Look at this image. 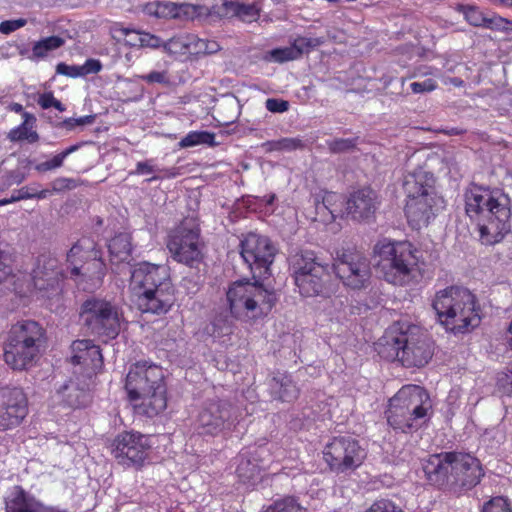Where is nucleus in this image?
Segmentation results:
<instances>
[{
  "label": "nucleus",
  "instance_id": "1",
  "mask_svg": "<svg viewBox=\"0 0 512 512\" xmlns=\"http://www.w3.org/2000/svg\"><path fill=\"white\" fill-rule=\"evenodd\" d=\"M465 211L477 222L485 245L500 242L510 232V198L500 190L473 185L465 192Z\"/></svg>",
  "mask_w": 512,
  "mask_h": 512
},
{
  "label": "nucleus",
  "instance_id": "2",
  "mask_svg": "<svg viewBox=\"0 0 512 512\" xmlns=\"http://www.w3.org/2000/svg\"><path fill=\"white\" fill-rule=\"evenodd\" d=\"M130 290L142 313L165 314L175 301V288L165 265L141 262L130 270Z\"/></svg>",
  "mask_w": 512,
  "mask_h": 512
},
{
  "label": "nucleus",
  "instance_id": "3",
  "mask_svg": "<svg viewBox=\"0 0 512 512\" xmlns=\"http://www.w3.org/2000/svg\"><path fill=\"white\" fill-rule=\"evenodd\" d=\"M376 350L387 359H398L405 367H423L433 356V344L416 325L396 324L379 339Z\"/></svg>",
  "mask_w": 512,
  "mask_h": 512
},
{
  "label": "nucleus",
  "instance_id": "4",
  "mask_svg": "<svg viewBox=\"0 0 512 512\" xmlns=\"http://www.w3.org/2000/svg\"><path fill=\"white\" fill-rule=\"evenodd\" d=\"M125 388L131 401H139L134 405L139 415L152 418L167 406L164 373L157 365L133 364L126 376Z\"/></svg>",
  "mask_w": 512,
  "mask_h": 512
},
{
  "label": "nucleus",
  "instance_id": "5",
  "mask_svg": "<svg viewBox=\"0 0 512 512\" xmlns=\"http://www.w3.org/2000/svg\"><path fill=\"white\" fill-rule=\"evenodd\" d=\"M439 322L453 333H464L480 323L476 297L466 288L450 286L438 291L432 303Z\"/></svg>",
  "mask_w": 512,
  "mask_h": 512
},
{
  "label": "nucleus",
  "instance_id": "6",
  "mask_svg": "<svg viewBox=\"0 0 512 512\" xmlns=\"http://www.w3.org/2000/svg\"><path fill=\"white\" fill-rule=\"evenodd\" d=\"M431 408L430 396L423 387L405 385L389 400L385 414L394 430L407 433L426 421Z\"/></svg>",
  "mask_w": 512,
  "mask_h": 512
},
{
  "label": "nucleus",
  "instance_id": "7",
  "mask_svg": "<svg viewBox=\"0 0 512 512\" xmlns=\"http://www.w3.org/2000/svg\"><path fill=\"white\" fill-rule=\"evenodd\" d=\"M45 330L36 321L24 320L14 324L4 346V361L13 370H27L40 356L45 344Z\"/></svg>",
  "mask_w": 512,
  "mask_h": 512
},
{
  "label": "nucleus",
  "instance_id": "8",
  "mask_svg": "<svg viewBox=\"0 0 512 512\" xmlns=\"http://www.w3.org/2000/svg\"><path fill=\"white\" fill-rule=\"evenodd\" d=\"M376 269L388 283L408 284L418 268L417 249L407 241H382L375 245Z\"/></svg>",
  "mask_w": 512,
  "mask_h": 512
},
{
  "label": "nucleus",
  "instance_id": "9",
  "mask_svg": "<svg viewBox=\"0 0 512 512\" xmlns=\"http://www.w3.org/2000/svg\"><path fill=\"white\" fill-rule=\"evenodd\" d=\"M434 182L433 174L421 168L404 178L403 188L407 196L405 214L414 228L427 226L435 215Z\"/></svg>",
  "mask_w": 512,
  "mask_h": 512
},
{
  "label": "nucleus",
  "instance_id": "10",
  "mask_svg": "<svg viewBox=\"0 0 512 512\" xmlns=\"http://www.w3.org/2000/svg\"><path fill=\"white\" fill-rule=\"evenodd\" d=\"M226 296L232 316L241 321L263 317L276 302L275 293L265 289L258 281L234 282Z\"/></svg>",
  "mask_w": 512,
  "mask_h": 512
},
{
  "label": "nucleus",
  "instance_id": "11",
  "mask_svg": "<svg viewBox=\"0 0 512 512\" xmlns=\"http://www.w3.org/2000/svg\"><path fill=\"white\" fill-rule=\"evenodd\" d=\"M289 270L299 293L304 297L329 294L330 272L313 251L300 250L289 256Z\"/></svg>",
  "mask_w": 512,
  "mask_h": 512
},
{
  "label": "nucleus",
  "instance_id": "12",
  "mask_svg": "<svg viewBox=\"0 0 512 512\" xmlns=\"http://www.w3.org/2000/svg\"><path fill=\"white\" fill-rule=\"evenodd\" d=\"M67 262L71 265V276L83 289L99 287L106 274V265L102 253L90 240L75 243L67 253Z\"/></svg>",
  "mask_w": 512,
  "mask_h": 512
},
{
  "label": "nucleus",
  "instance_id": "13",
  "mask_svg": "<svg viewBox=\"0 0 512 512\" xmlns=\"http://www.w3.org/2000/svg\"><path fill=\"white\" fill-rule=\"evenodd\" d=\"M167 248L172 258L190 268L199 270L203 264V244L200 241V228L193 220L183 221L169 235Z\"/></svg>",
  "mask_w": 512,
  "mask_h": 512
},
{
  "label": "nucleus",
  "instance_id": "14",
  "mask_svg": "<svg viewBox=\"0 0 512 512\" xmlns=\"http://www.w3.org/2000/svg\"><path fill=\"white\" fill-rule=\"evenodd\" d=\"M80 317L92 334L107 338H115L119 334V312L109 301L97 298L86 300Z\"/></svg>",
  "mask_w": 512,
  "mask_h": 512
},
{
  "label": "nucleus",
  "instance_id": "15",
  "mask_svg": "<svg viewBox=\"0 0 512 512\" xmlns=\"http://www.w3.org/2000/svg\"><path fill=\"white\" fill-rule=\"evenodd\" d=\"M276 251L268 237L256 233L247 234L240 243V254L255 279L270 274Z\"/></svg>",
  "mask_w": 512,
  "mask_h": 512
},
{
  "label": "nucleus",
  "instance_id": "16",
  "mask_svg": "<svg viewBox=\"0 0 512 512\" xmlns=\"http://www.w3.org/2000/svg\"><path fill=\"white\" fill-rule=\"evenodd\" d=\"M324 459L336 473H345L359 467L366 457L358 441L349 436L335 437L323 451Z\"/></svg>",
  "mask_w": 512,
  "mask_h": 512
},
{
  "label": "nucleus",
  "instance_id": "17",
  "mask_svg": "<svg viewBox=\"0 0 512 512\" xmlns=\"http://www.w3.org/2000/svg\"><path fill=\"white\" fill-rule=\"evenodd\" d=\"M236 421L235 408L226 400H211L200 410L196 429L202 435H217L230 430Z\"/></svg>",
  "mask_w": 512,
  "mask_h": 512
},
{
  "label": "nucleus",
  "instance_id": "18",
  "mask_svg": "<svg viewBox=\"0 0 512 512\" xmlns=\"http://www.w3.org/2000/svg\"><path fill=\"white\" fill-rule=\"evenodd\" d=\"M333 270L343 284L352 289L366 287L371 277L370 262L359 252L344 251L338 254Z\"/></svg>",
  "mask_w": 512,
  "mask_h": 512
},
{
  "label": "nucleus",
  "instance_id": "19",
  "mask_svg": "<svg viewBox=\"0 0 512 512\" xmlns=\"http://www.w3.org/2000/svg\"><path fill=\"white\" fill-rule=\"evenodd\" d=\"M63 279V269L56 257L52 255L38 257L32 273V282L41 297L51 298L58 295Z\"/></svg>",
  "mask_w": 512,
  "mask_h": 512
},
{
  "label": "nucleus",
  "instance_id": "20",
  "mask_svg": "<svg viewBox=\"0 0 512 512\" xmlns=\"http://www.w3.org/2000/svg\"><path fill=\"white\" fill-rule=\"evenodd\" d=\"M112 447V453L119 464L139 467L146 459L151 446L146 435L123 432L114 439Z\"/></svg>",
  "mask_w": 512,
  "mask_h": 512
},
{
  "label": "nucleus",
  "instance_id": "21",
  "mask_svg": "<svg viewBox=\"0 0 512 512\" xmlns=\"http://www.w3.org/2000/svg\"><path fill=\"white\" fill-rule=\"evenodd\" d=\"M28 413L26 394L18 387L0 389V431L18 426Z\"/></svg>",
  "mask_w": 512,
  "mask_h": 512
},
{
  "label": "nucleus",
  "instance_id": "22",
  "mask_svg": "<svg viewBox=\"0 0 512 512\" xmlns=\"http://www.w3.org/2000/svg\"><path fill=\"white\" fill-rule=\"evenodd\" d=\"M483 475L479 461L469 454L454 453L451 471V487L470 489Z\"/></svg>",
  "mask_w": 512,
  "mask_h": 512
},
{
  "label": "nucleus",
  "instance_id": "23",
  "mask_svg": "<svg viewBox=\"0 0 512 512\" xmlns=\"http://www.w3.org/2000/svg\"><path fill=\"white\" fill-rule=\"evenodd\" d=\"M378 205L376 192L362 188L350 194L346 201V212L355 221H365L374 216Z\"/></svg>",
  "mask_w": 512,
  "mask_h": 512
},
{
  "label": "nucleus",
  "instance_id": "24",
  "mask_svg": "<svg viewBox=\"0 0 512 512\" xmlns=\"http://www.w3.org/2000/svg\"><path fill=\"white\" fill-rule=\"evenodd\" d=\"M453 457L454 453H440L422 460V469L430 484L450 486Z\"/></svg>",
  "mask_w": 512,
  "mask_h": 512
},
{
  "label": "nucleus",
  "instance_id": "25",
  "mask_svg": "<svg viewBox=\"0 0 512 512\" xmlns=\"http://www.w3.org/2000/svg\"><path fill=\"white\" fill-rule=\"evenodd\" d=\"M73 356L71 362L75 365H81L86 370L88 380L92 381V376L101 369L103 365V357L99 346L95 345L91 340L83 339L72 343Z\"/></svg>",
  "mask_w": 512,
  "mask_h": 512
},
{
  "label": "nucleus",
  "instance_id": "26",
  "mask_svg": "<svg viewBox=\"0 0 512 512\" xmlns=\"http://www.w3.org/2000/svg\"><path fill=\"white\" fill-rule=\"evenodd\" d=\"M111 269L115 274H121L125 269L130 270L135 266L130 265L132 251L131 236L128 233H120L114 236L109 244Z\"/></svg>",
  "mask_w": 512,
  "mask_h": 512
},
{
  "label": "nucleus",
  "instance_id": "27",
  "mask_svg": "<svg viewBox=\"0 0 512 512\" xmlns=\"http://www.w3.org/2000/svg\"><path fill=\"white\" fill-rule=\"evenodd\" d=\"M91 383L92 381L88 379L83 382L78 379L77 381L71 379L57 390V394L67 406L80 408L90 402L89 389Z\"/></svg>",
  "mask_w": 512,
  "mask_h": 512
},
{
  "label": "nucleus",
  "instance_id": "28",
  "mask_svg": "<svg viewBox=\"0 0 512 512\" xmlns=\"http://www.w3.org/2000/svg\"><path fill=\"white\" fill-rule=\"evenodd\" d=\"M146 13L157 18L192 17L195 7L191 4H176L173 2H154L145 8Z\"/></svg>",
  "mask_w": 512,
  "mask_h": 512
},
{
  "label": "nucleus",
  "instance_id": "29",
  "mask_svg": "<svg viewBox=\"0 0 512 512\" xmlns=\"http://www.w3.org/2000/svg\"><path fill=\"white\" fill-rule=\"evenodd\" d=\"M270 388L275 398L286 402L297 399L299 395V388L286 373L277 372L271 379Z\"/></svg>",
  "mask_w": 512,
  "mask_h": 512
},
{
  "label": "nucleus",
  "instance_id": "30",
  "mask_svg": "<svg viewBox=\"0 0 512 512\" xmlns=\"http://www.w3.org/2000/svg\"><path fill=\"white\" fill-rule=\"evenodd\" d=\"M223 17H238L243 22L251 23L259 16V9L254 4H244L233 0H224L222 4Z\"/></svg>",
  "mask_w": 512,
  "mask_h": 512
},
{
  "label": "nucleus",
  "instance_id": "31",
  "mask_svg": "<svg viewBox=\"0 0 512 512\" xmlns=\"http://www.w3.org/2000/svg\"><path fill=\"white\" fill-rule=\"evenodd\" d=\"M236 474L241 482L254 485L261 479V467L255 458L242 453L238 457Z\"/></svg>",
  "mask_w": 512,
  "mask_h": 512
},
{
  "label": "nucleus",
  "instance_id": "32",
  "mask_svg": "<svg viewBox=\"0 0 512 512\" xmlns=\"http://www.w3.org/2000/svg\"><path fill=\"white\" fill-rule=\"evenodd\" d=\"M23 122L13 128L8 133V139L11 142H18L26 140L29 143H35L39 140L38 133L33 129L34 123L36 122V118L34 115L23 112Z\"/></svg>",
  "mask_w": 512,
  "mask_h": 512
},
{
  "label": "nucleus",
  "instance_id": "33",
  "mask_svg": "<svg viewBox=\"0 0 512 512\" xmlns=\"http://www.w3.org/2000/svg\"><path fill=\"white\" fill-rule=\"evenodd\" d=\"M82 145H84V142L77 143L74 145H71L64 149L62 152L54 155L51 159L47 161H43L35 166V170L41 173L56 170L58 168H61L64 164V160L77 150H79Z\"/></svg>",
  "mask_w": 512,
  "mask_h": 512
},
{
  "label": "nucleus",
  "instance_id": "34",
  "mask_svg": "<svg viewBox=\"0 0 512 512\" xmlns=\"http://www.w3.org/2000/svg\"><path fill=\"white\" fill-rule=\"evenodd\" d=\"M180 148H189L197 145H208L214 147L217 145L215 141V133L208 131H191L179 142Z\"/></svg>",
  "mask_w": 512,
  "mask_h": 512
},
{
  "label": "nucleus",
  "instance_id": "35",
  "mask_svg": "<svg viewBox=\"0 0 512 512\" xmlns=\"http://www.w3.org/2000/svg\"><path fill=\"white\" fill-rule=\"evenodd\" d=\"M65 40L59 36H49L34 43L32 47L33 58H44L50 51L63 46Z\"/></svg>",
  "mask_w": 512,
  "mask_h": 512
},
{
  "label": "nucleus",
  "instance_id": "36",
  "mask_svg": "<svg viewBox=\"0 0 512 512\" xmlns=\"http://www.w3.org/2000/svg\"><path fill=\"white\" fill-rule=\"evenodd\" d=\"M190 33L178 34L163 44V50L168 54H187L189 50Z\"/></svg>",
  "mask_w": 512,
  "mask_h": 512
},
{
  "label": "nucleus",
  "instance_id": "37",
  "mask_svg": "<svg viewBox=\"0 0 512 512\" xmlns=\"http://www.w3.org/2000/svg\"><path fill=\"white\" fill-rule=\"evenodd\" d=\"M330 152L334 154L352 151L356 147L357 139L338 138L326 142Z\"/></svg>",
  "mask_w": 512,
  "mask_h": 512
},
{
  "label": "nucleus",
  "instance_id": "38",
  "mask_svg": "<svg viewBox=\"0 0 512 512\" xmlns=\"http://www.w3.org/2000/svg\"><path fill=\"white\" fill-rule=\"evenodd\" d=\"M270 57L275 62L283 63L299 58V52L291 45L289 47L273 49L270 51Z\"/></svg>",
  "mask_w": 512,
  "mask_h": 512
},
{
  "label": "nucleus",
  "instance_id": "39",
  "mask_svg": "<svg viewBox=\"0 0 512 512\" xmlns=\"http://www.w3.org/2000/svg\"><path fill=\"white\" fill-rule=\"evenodd\" d=\"M267 512H307L293 498H286L275 504Z\"/></svg>",
  "mask_w": 512,
  "mask_h": 512
},
{
  "label": "nucleus",
  "instance_id": "40",
  "mask_svg": "<svg viewBox=\"0 0 512 512\" xmlns=\"http://www.w3.org/2000/svg\"><path fill=\"white\" fill-rule=\"evenodd\" d=\"M324 43L323 38L297 37L293 42V47L298 50L299 57Z\"/></svg>",
  "mask_w": 512,
  "mask_h": 512
},
{
  "label": "nucleus",
  "instance_id": "41",
  "mask_svg": "<svg viewBox=\"0 0 512 512\" xmlns=\"http://www.w3.org/2000/svg\"><path fill=\"white\" fill-rule=\"evenodd\" d=\"M79 181L73 178L67 177H59L52 181L51 187L52 192L61 193L64 191H69L77 188L79 186Z\"/></svg>",
  "mask_w": 512,
  "mask_h": 512
},
{
  "label": "nucleus",
  "instance_id": "42",
  "mask_svg": "<svg viewBox=\"0 0 512 512\" xmlns=\"http://www.w3.org/2000/svg\"><path fill=\"white\" fill-rule=\"evenodd\" d=\"M485 28L502 31H512V21H509L500 16H486Z\"/></svg>",
  "mask_w": 512,
  "mask_h": 512
},
{
  "label": "nucleus",
  "instance_id": "43",
  "mask_svg": "<svg viewBox=\"0 0 512 512\" xmlns=\"http://www.w3.org/2000/svg\"><path fill=\"white\" fill-rule=\"evenodd\" d=\"M365 512H403L389 499L376 500Z\"/></svg>",
  "mask_w": 512,
  "mask_h": 512
},
{
  "label": "nucleus",
  "instance_id": "44",
  "mask_svg": "<svg viewBox=\"0 0 512 512\" xmlns=\"http://www.w3.org/2000/svg\"><path fill=\"white\" fill-rule=\"evenodd\" d=\"M206 331L211 336L217 338L228 334L230 332V326L226 320L216 318L209 326L206 327Z\"/></svg>",
  "mask_w": 512,
  "mask_h": 512
},
{
  "label": "nucleus",
  "instance_id": "45",
  "mask_svg": "<svg viewBox=\"0 0 512 512\" xmlns=\"http://www.w3.org/2000/svg\"><path fill=\"white\" fill-rule=\"evenodd\" d=\"M464 15L471 25L484 27L487 15L483 14L478 8L473 6L467 7Z\"/></svg>",
  "mask_w": 512,
  "mask_h": 512
},
{
  "label": "nucleus",
  "instance_id": "46",
  "mask_svg": "<svg viewBox=\"0 0 512 512\" xmlns=\"http://www.w3.org/2000/svg\"><path fill=\"white\" fill-rule=\"evenodd\" d=\"M281 152H292L295 150H303L306 147V142L300 137H285L281 138Z\"/></svg>",
  "mask_w": 512,
  "mask_h": 512
},
{
  "label": "nucleus",
  "instance_id": "47",
  "mask_svg": "<svg viewBox=\"0 0 512 512\" xmlns=\"http://www.w3.org/2000/svg\"><path fill=\"white\" fill-rule=\"evenodd\" d=\"M140 78L148 84H170V78L167 71H152L146 75H141Z\"/></svg>",
  "mask_w": 512,
  "mask_h": 512
},
{
  "label": "nucleus",
  "instance_id": "48",
  "mask_svg": "<svg viewBox=\"0 0 512 512\" xmlns=\"http://www.w3.org/2000/svg\"><path fill=\"white\" fill-rule=\"evenodd\" d=\"M483 512H511V510L504 498L496 497L484 505Z\"/></svg>",
  "mask_w": 512,
  "mask_h": 512
},
{
  "label": "nucleus",
  "instance_id": "49",
  "mask_svg": "<svg viewBox=\"0 0 512 512\" xmlns=\"http://www.w3.org/2000/svg\"><path fill=\"white\" fill-rule=\"evenodd\" d=\"M410 87L413 93L420 94L434 91L437 88V83L434 79L427 78L423 81L411 83Z\"/></svg>",
  "mask_w": 512,
  "mask_h": 512
},
{
  "label": "nucleus",
  "instance_id": "50",
  "mask_svg": "<svg viewBox=\"0 0 512 512\" xmlns=\"http://www.w3.org/2000/svg\"><path fill=\"white\" fill-rule=\"evenodd\" d=\"M27 24V20L24 18L5 20L0 23V33L8 35Z\"/></svg>",
  "mask_w": 512,
  "mask_h": 512
},
{
  "label": "nucleus",
  "instance_id": "51",
  "mask_svg": "<svg viewBox=\"0 0 512 512\" xmlns=\"http://www.w3.org/2000/svg\"><path fill=\"white\" fill-rule=\"evenodd\" d=\"M94 121V116L87 115L80 118H68L62 121L59 126L68 130L74 129L76 126L89 125Z\"/></svg>",
  "mask_w": 512,
  "mask_h": 512
},
{
  "label": "nucleus",
  "instance_id": "52",
  "mask_svg": "<svg viewBox=\"0 0 512 512\" xmlns=\"http://www.w3.org/2000/svg\"><path fill=\"white\" fill-rule=\"evenodd\" d=\"M121 32L125 35V43L131 47H140L143 31H137L129 28H122Z\"/></svg>",
  "mask_w": 512,
  "mask_h": 512
},
{
  "label": "nucleus",
  "instance_id": "53",
  "mask_svg": "<svg viewBox=\"0 0 512 512\" xmlns=\"http://www.w3.org/2000/svg\"><path fill=\"white\" fill-rule=\"evenodd\" d=\"M265 106L272 113H283L289 109V102L282 99L269 98L266 100Z\"/></svg>",
  "mask_w": 512,
  "mask_h": 512
},
{
  "label": "nucleus",
  "instance_id": "54",
  "mask_svg": "<svg viewBox=\"0 0 512 512\" xmlns=\"http://www.w3.org/2000/svg\"><path fill=\"white\" fill-rule=\"evenodd\" d=\"M56 72L72 78L82 77L81 66L67 65L63 62L57 64Z\"/></svg>",
  "mask_w": 512,
  "mask_h": 512
},
{
  "label": "nucleus",
  "instance_id": "55",
  "mask_svg": "<svg viewBox=\"0 0 512 512\" xmlns=\"http://www.w3.org/2000/svg\"><path fill=\"white\" fill-rule=\"evenodd\" d=\"M205 50V39H201L195 34H190L188 54L205 55Z\"/></svg>",
  "mask_w": 512,
  "mask_h": 512
},
{
  "label": "nucleus",
  "instance_id": "56",
  "mask_svg": "<svg viewBox=\"0 0 512 512\" xmlns=\"http://www.w3.org/2000/svg\"><path fill=\"white\" fill-rule=\"evenodd\" d=\"M498 386L504 394L512 396V365L507 373L499 376Z\"/></svg>",
  "mask_w": 512,
  "mask_h": 512
},
{
  "label": "nucleus",
  "instance_id": "57",
  "mask_svg": "<svg viewBox=\"0 0 512 512\" xmlns=\"http://www.w3.org/2000/svg\"><path fill=\"white\" fill-rule=\"evenodd\" d=\"M163 44L164 42L158 36L150 34L148 32H143L140 48L148 47L152 49H157L163 47Z\"/></svg>",
  "mask_w": 512,
  "mask_h": 512
},
{
  "label": "nucleus",
  "instance_id": "58",
  "mask_svg": "<svg viewBox=\"0 0 512 512\" xmlns=\"http://www.w3.org/2000/svg\"><path fill=\"white\" fill-rule=\"evenodd\" d=\"M34 185L23 186L12 194V201H20L34 198Z\"/></svg>",
  "mask_w": 512,
  "mask_h": 512
},
{
  "label": "nucleus",
  "instance_id": "59",
  "mask_svg": "<svg viewBox=\"0 0 512 512\" xmlns=\"http://www.w3.org/2000/svg\"><path fill=\"white\" fill-rule=\"evenodd\" d=\"M101 69H102V64L99 60L88 59V60H86L84 65L81 66L82 76L98 73L101 71Z\"/></svg>",
  "mask_w": 512,
  "mask_h": 512
},
{
  "label": "nucleus",
  "instance_id": "60",
  "mask_svg": "<svg viewBox=\"0 0 512 512\" xmlns=\"http://www.w3.org/2000/svg\"><path fill=\"white\" fill-rule=\"evenodd\" d=\"M8 256L0 251V283L11 274V268L7 264Z\"/></svg>",
  "mask_w": 512,
  "mask_h": 512
},
{
  "label": "nucleus",
  "instance_id": "61",
  "mask_svg": "<svg viewBox=\"0 0 512 512\" xmlns=\"http://www.w3.org/2000/svg\"><path fill=\"white\" fill-rule=\"evenodd\" d=\"M54 100L55 97L53 96V94L51 92H48L39 96L38 104L41 106V108L48 109L53 106Z\"/></svg>",
  "mask_w": 512,
  "mask_h": 512
},
{
  "label": "nucleus",
  "instance_id": "62",
  "mask_svg": "<svg viewBox=\"0 0 512 512\" xmlns=\"http://www.w3.org/2000/svg\"><path fill=\"white\" fill-rule=\"evenodd\" d=\"M25 180V174L21 171H12L8 176V182L10 185H19Z\"/></svg>",
  "mask_w": 512,
  "mask_h": 512
},
{
  "label": "nucleus",
  "instance_id": "63",
  "mask_svg": "<svg viewBox=\"0 0 512 512\" xmlns=\"http://www.w3.org/2000/svg\"><path fill=\"white\" fill-rule=\"evenodd\" d=\"M205 55L215 54L221 50V46L214 40L205 39Z\"/></svg>",
  "mask_w": 512,
  "mask_h": 512
},
{
  "label": "nucleus",
  "instance_id": "64",
  "mask_svg": "<svg viewBox=\"0 0 512 512\" xmlns=\"http://www.w3.org/2000/svg\"><path fill=\"white\" fill-rule=\"evenodd\" d=\"M262 147L265 149L266 152H273V151L281 152V141H280V139L267 141L262 144Z\"/></svg>",
  "mask_w": 512,
  "mask_h": 512
}]
</instances>
